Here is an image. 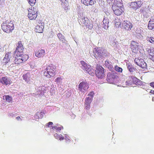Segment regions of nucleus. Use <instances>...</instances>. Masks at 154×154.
I'll return each mask as SVG.
<instances>
[{
    "label": "nucleus",
    "instance_id": "obj_1",
    "mask_svg": "<svg viewBox=\"0 0 154 154\" xmlns=\"http://www.w3.org/2000/svg\"><path fill=\"white\" fill-rule=\"evenodd\" d=\"M14 28V22L12 20H6L2 24V29L3 31L7 33L12 32Z\"/></svg>",
    "mask_w": 154,
    "mask_h": 154
},
{
    "label": "nucleus",
    "instance_id": "obj_27",
    "mask_svg": "<svg viewBox=\"0 0 154 154\" xmlns=\"http://www.w3.org/2000/svg\"><path fill=\"white\" fill-rule=\"evenodd\" d=\"M23 79L25 81L28 82L30 81L31 75L30 73H27L26 74L23 75Z\"/></svg>",
    "mask_w": 154,
    "mask_h": 154
},
{
    "label": "nucleus",
    "instance_id": "obj_24",
    "mask_svg": "<svg viewBox=\"0 0 154 154\" xmlns=\"http://www.w3.org/2000/svg\"><path fill=\"white\" fill-rule=\"evenodd\" d=\"M117 77H118L116 75L109 73L107 75V80L109 82L110 80H112L117 78Z\"/></svg>",
    "mask_w": 154,
    "mask_h": 154
},
{
    "label": "nucleus",
    "instance_id": "obj_2",
    "mask_svg": "<svg viewBox=\"0 0 154 154\" xmlns=\"http://www.w3.org/2000/svg\"><path fill=\"white\" fill-rule=\"evenodd\" d=\"M56 66L53 64L48 65L44 72V75L48 78L54 76L56 74Z\"/></svg>",
    "mask_w": 154,
    "mask_h": 154
},
{
    "label": "nucleus",
    "instance_id": "obj_38",
    "mask_svg": "<svg viewBox=\"0 0 154 154\" xmlns=\"http://www.w3.org/2000/svg\"><path fill=\"white\" fill-rule=\"evenodd\" d=\"M29 3L31 6H33L36 2V0H29Z\"/></svg>",
    "mask_w": 154,
    "mask_h": 154
},
{
    "label": "nucleus",
    "instance_id": "obj_39",
    "mask_svg": "<svg viewBox=\"0 0 154 154\" xmlns=\"http://www.w3.org/2000/svg\"><path fill=\"white\" fill-rule=\"evenodd\" d=\"M92 99L90 98V97H86L85 100V103H91L92 100Z\"/></svg>",
    "mask_w": 154,
    "mask_h": 154
},
{
    "label": "nucleus",
    "instance_id": "obj_6",
    "mask_svg": "<svg viewBox=\"0 0 154 154\" xmlns=\"http://www.w3.org/2000/svg\"><path fill=\"white\" fill-rule=\"evenodd\" d=\"M28 17L31 20H35L37 17V11L34 7H31L28 10Z\"/></svg>",
    "mask_w": 154,
    "mask_h": 154
},
{
    "label": "nucleus",
    "instance_id": "obj_22",
    "mask_svg": "<svg viewBox=\"0 0 154 154\" xmlns=\"http://www.w3.org/2000/svg\"><path fill=\"white\" fill-rule=\"evenodd\" d=\"M94 50L99 57L101 56L103 54V49L102 48H95Z\"/></svg>",
    "mask_w": 154,
    "mask_h": 154
},
{
    "label": "nucleus",
    "instance_id": "obj_9",
    "mask_svg": "<svg viewBox=\"0 0 154 154\" xmlns=\"http://www.w3.org/2000/svg\"><path fill=\"white\" fill-rule=\"evenodd\" d=\"M133 26L132 23L128 20H124L122 23V28L125 30L129 31L131 30Z\"/></svg>",
    "mask_w": 154,
    "mask_h": 154
},
{
    "label": "nucleus",
    "instance_id": "obj_16",
    "mask_svg": "<svg viewBox=\"0 0 154 154\" xmlns=\"http://www.w3.org/2000/svg\"><path fill=\"white\" fill-rule=\"evenodd\" d=\"M45 53L44 50L39 49L35 53V56L38 58L43 57L45 55Z\"/></svg>",
    "mask_w": 154,
    "mask_h": 154
},
{
    "label": "nucleus",
    "instance_id": "obj_19",
    "mask_svg": "<svg viewBox=\"0 0 154 154\" xmlns=\"http://www.w3.org/2000/svg\"><path fill=\"white\" fill-rule=\"evenodd\" d=\"M147 51L149 54V59L154 62V47H152L151 49H148Z\"/></svg>",
    "mask_w": 154,
    "mask_h": 154
},
{
    "label": "nucleus",
    "instance_id": "obj_17",
    "mask_svg": "<svg viewBox=\"0 0 154 154\" xmlns=\"http://www.w3.org/2000/svg\"><path fill=\"white\" fill-rule=\"evenodd\" d=\"M81 2L82 3L87 6L92 5L96 2L95 0H81Z\"/></svg>",
    "mask_w": 154,
    "mask_h": 154
},
{
    "label": "nucleus",
    "instance_id": "obj_12",
    "mask_svg": "<svg viewBox=\"0 0 154 154\" xmlns=\"http://www.w3.org/2000/svg\"><path fill=\"white\" fill-rule=\"evenodd\" d=\"M143 4V3L140 1H137L131 3V6L134 10H137L140 8Z\"/></svg>",
    "mask_w": 154,
    "mask_h": 154
},
{
    "label": "nucleus",
    "instance_id": "obj_44",
    "mask_svg": "<svg viewBox=\"0 0 154 154\" xmlns=\"http://www.w3.org/2000/svg\"><path fill=\"white\" fill-rule=\"evenodd\" d=\"M53 124V123L51 122H49L48 123H47L46 125V127H49L50 125H52Z\"/></svg>",
    "mask_w": 154,
    "mask_h": 154
},
{
    "label": "nucleus",
    "instance_id": "obj_43",
    "mask_svg": "<svg viewBox=\"0 0 154 154\" xmlns=\"http://www.w3.org/2000/svg\"><path fill=\"white\" fill-rule=\"evenodd\" d=\"M94 94V93L93 91H91L90 93H89L88 94V97H90V98H91V99H92L93 96Z\"/></svg>",
    "mask_w": 154,
    "mask_h": 154
},
{
    "label": "nucleus",
    "instance_id": "obj_23",
    "mask_svg": "<svg viewBox=\"0 0 154 154\" xmlns=\"http://www.w3.org/2000/svg\"><path fill=\"white\" fill-rule=\"evenodd\" d=\"M61 2V5L62 7L64 8L65 10L66 9H67V7L69 6V3L68 2L67 0H59Z\"/></svg>",
    "mask_w": 154,
    "mask_h": 154
},
{
    "label": "nucleus",
    "instance_id": "obj_35",
    "mask_svg": "<svg viewBox=\"0 0 154 154\" xmlns=\"http://www.w3.org/2000/svg\"><path fill=\"white\" fill-rule=\"evenodd\" d=\"M105 66H106V67H107L109 69H111L112 68V66L110 63L109 62V60H106L105 61Z\"/></svg>",
    "mask_w": 154,
    "mask_h": 154
},
{
    "label": "nucleus",
    "instance_id": "obj_49",
    "mask_svg": "<svg viewBox=\"0 0 154 154\" xmlns=\"http://www.w3.org/2000/svg\"><path fill=\"white\" fill-rule=\"evenodd\" d=\"M20 119V116H18V117H16V119L17 120H19Z\"/></svg>",
    "mask_w": 154,
    "mask_h": 154
},
{
    "label": "nucleus",
    "instance_id": "obj_40",
    "mask_svg": "<svg viewBox=\"0 0 154 154\" xmlns=\"http://www.w3.org/2000/svg\"><path fill=\"white\" fill-rule=\"evenodd\" d=\"M54 128L56 129L57 132H59L61 130L63 129V127L62 126H61L60 127H57V126H54L52 128L53 129Z\"/></svg>",
    "mask_w": 154,
    "mask_h": 154
},
{
    "label": "nucleus",
    "instance_id": "obj_18",
    "mask_svg": "<svg viewBox=\"0 0 154 154\" xmlns=\"http://www.w3.org/2000/svg\"><path fill=\"white\" fill-rule=\"evenodd\" d=\"M44 26L42 23L37 25L35 28V32L38 33H41L43 32Z\"/></svg>",
    "mask_w": 154,
    "mask_h": 154
},
{
    "label": "nucleus",
    "instance_id": "obj_33",
    "mask_svg": "<svg viewBox=\"0 0 154 154\" xmlns=\"http://www.w3.org/2000/svg\"><path fill=\"white\" fill-rule=\"evenodd\" d=\"M128 69L131 72H133L134 70V69L132 65L130 63L127 64Z\"/></svg>",
    "mask_w": 154,
    "mask_h": 154
},
{
    "label": "nucleus",
    "instance_id": "obj_8",
    "mask_svg": "<svg viewBox=\"0 0 154 154\" xmlns=\"http://www.w3.org/2000/svg\"><path fill=\"white\" fill-rule=\"evenodd\" d=\"M139 43L137 42L134 41H131L130 44V48L132 52L135 54L137 53L138 51V47Z\"/></svg>",
    "mask_w": 154,
    "mask_h": 154
},
{
    "label": "nucleus",
    "instance_id": "obj_30",
    "mask_svg": "<svg viewBox=\"0 0 154 154\" xmlns=\"http://www.w3.org/2000/svg\"><path fill=\"white\" fill-rule=\"evenodd\" d=\"M4 98L6 101L8 103H10L12 100V97L9 95H6L4 96L3 98Z\"/></svg>",
    "mask_w": 154,
    "mask_h": 154
},
{
    "label": "nucleus",
    "instance_id": "obj_37",
    "mask_svg": "<svg viewBox=\"0 0 154 154\" xmlns=\"http://www.w3.org/2000/svg\"><path fill=\"white\" fill-rule=\"evenodd\" d=\"M115 70L118 72H122V68L118 66H115Z\"/></svg>",
    "mask_w": 154,
    "mask_h": 154
},
{
    "label": "nucleus",
    "instance_id": "obj_34",
    "mask_svg": "<svg viewBox=\"0 0 154 154\" xmlns=\"http://www.w3.org/2000/svg\"><path fill=\"white\" fill-rule=\"evenodd\" d=\"M115 23V26L117 27H119L121 25V22L119 20L116 19Z\"/></svg>",
    "mask_w": 154,
    "mask_h": 154
},
{
    "label": "nucleus",
    "instance_id": "obj_4",
    "mask_svg": "<svg viewBox=\"0 0 154 154\" xmlns=\"http://www.w3.org/2000/svg\"><path fill=\"white\" fill-rule=\"evenodd\" d=\"M125 83L126 85H132L133 84H134L137 86L141 85L142 84L141 81L133 76L129 77Z\"/></svg>",
    "mask_w": 154,
    "mask_h": 154
},
{
    "label": "nucleus",
    "instance_id": "obj_42",
    "mask_svg": "<svg viewBox=\"0 0 154 154\" xmlns=\"http://www.w3.org/2000/svg\"><path fill=\"white\" fill-rule=\"evenodd\" d=\"M91 103H85V108L86 109H88L90 108V104Z\"/></svg>",
    "mask_w": 154,
    "mask_h": 154
},
{
    "label": "nucleus",
    "instance_id": "obj_29",
    "mask_svg": "<svg viewBox=\"0 0 154 154\" xmlns=\"http://www.w3.org/2000/svg\"><path fill=\"white\" fill-rule=\"evenodd\" d=\"M54 136L56 138L60 140H63L64 139V137L61 134L56 133L54 134Z\"/></svg>",
    "mask_w": 154,
    "mask_h": 154
},
{
    "label": "nucleus",
    "instance_id": "obj_31",
    "mask_svg": "<svg viewBox=\"0 0 154 154\" xmlns=\"http://www.w3.org/2000/svg\"><path fill=\"white\" fill-rule=\"evenodd\" d=\"M86 27V29H91L93 28V25L91 21L87 23V25L85 26Z\"/></svg>",
    "mask_w": 154,
    "mask_h": 154
},
{
    "label": "nucleus",
    "instance_id": "obj_25",
    "mask_svg": "<svg viewBox=\"0 0 154 154\" xmlns=\"http://www.w3.org/2000/svg\"><path fill=\"white\" fill-rule=\"evenodd\" d=\"M103 22V28L105 29L108 28L109 23V19L107 17H104Z\"/></svg>",
    "mask_w": 154,
    "mask_h": 154
},
{
    "label": "nucleus",
    "instance_id": "obj_14",
    "mask_svg": "<svg viewBox=\"0 0 154 154\" xmlns=\"http://www.w3.org/2000/svg\"><path fill=\"white\" fill-rule=\"evenodd\" d=\"M0 82L6 85H10L11 83V80L7 77H2L0 79Z\"/></svg>",
    "mask_w": 154,
    "mask_h": 154
},
{
    "label": "nucleus",
    "instance_id": "obj_41",
    "mask_svg": "<svg viewBox=\"0 0 154 154\" xmlns=\"http://www.w3.org/2000/svg\"><path fill=\"white\" fill-rule=\"evenodd\" d=\"M57 35L60 40L63 41V39H64V37L60 33H58L57 34Z\"/></svg>",
    "mask_w": 154,
    "mask_h": 154
},
{
    "label": "nucleus",
    "instance_id": "obj_32",
    "mask_svg": "<svg viewBox=\"0 0 154 154\" xmlns=\"http://www.w3.org/2000/svg\"><path fill=\"white\" fill-rule=\"evenodd\" d=\"M146 39L147 41L154 45V38L153 37L148 36L146 37Z\"/></svg>",
    "mask_w": 154,
    "mask_h": 154
},
{
    "label": "nucleus",
    "instance_id": "obj_13",
    "mask_svg": "<svg viewBox=\"0 0 154 154\" xmlns=\"http://www.w3.org/2000/svg\"><path fill=\"white\" fill-rule=\"evenodd\" d=\"M89 88L88 84L86 82H82L80 83L79 85V88L81 91L83 90L87 91Z\"/></svg>",
    "mask_w": 154,
    "mask_h": 154
},
{
    "label": "nucleus",
    "instance_id": "obj_10",
    "mask_svg": "<svg viewBox=\"0 0 154 154\" xmlns=\"http://www.w3.org/2000/svg\"><path fill=\"white\" fill-rule=\"evenodd\" d=\"M134 61L137 65L141 67L142 68H146V64L143 60L141 59H139L138 58H135Z\"/></svg>",
    "mask_w": 154,
    "mask_h": 154
},
{
    "label": "nucleus",
    "instance_id": "obj_3",
    "mask_svg": "<svg viewBox=\"0 0 154 154\" xmlns=\"http://www.w3.org/2000/svg\"><path fill=\"white\" fill-rule=\"evenodd\" d=\"M16 57H15L14 63L16 64H20L24 63L28 59L29 57L26 54H21V53H17Z\"/></svg>",
    "mask_w": 154,
    "mask_h": 154
},
{
    "label": "nucleus",
    "instance_id": "obj_48",
    "mask_svg": "<svg viewBox=\"0 0 154 154\" xmlns=\"http://www.w3.org/2000/svg\"><path fill=\"white\" fill-rule=\"evenodd\" d=\"M5 0H0V4H2V3H3Z\"/></svg>",
    "mask_w": 154,
    "mask_h": 154
},
{
    "label": "nucleus",
    "instance_id": "obj_28",
    "mask_svg": "<svg viewBox=\"0 0 154 154\" xmlns=\"http://www.w3.org/2000/svg\"><path fill=\"white\" fill-rule=\"evenodd\" d=\"M90 21V20L87 17H84V18L82 19L81 22L83 26H85L87 25L88 22H89Z\"/></svg>",
    "mask_w": 154,
    "mask_h": 154
},
{
    "label": "nucleus",
    "instance_id": "obj_36",
    "mask_svg": "<svg viewBox=\"0 0 154 154\" xmlns=\"http://www.w3.org/2000/svg\"><path fill=\"white\" fill-rule=\"evenodd\" d=\"M63 79L61 77H57L55 80V82L59 84H61Z\"/></svg>",
    "mask_w": 154,
    "mask_h": 154
},
{
    "label": "nucleus",
    "instance_id": "obj_20",
    "mask_svg": "<svg viewBox=\"0 0 154 154\" xmlns=\"http://www.w3.org/2000/svg\"><path fill=\"white\" fill-rule=\"evenodd\" d=\"M148 27L149 29H154V16L151 17L149 22Z\"/></svg>",
    "mask_w": 154,
    "mask_h": 154
},
{
    "label": "nucleus",
    "instance_id": "obj_7",
    "mask_svg": "<svg viewBox=\"0 0 154 154\" xmlns=\"http://www.w3.org/2000/svg\"><path fill=\"white\" fill-rule=\"evenodd\" d=\"M95 74L99 78H102L105 75L104 69L101 66L97 65L96 67Z\"/></svg>",
    "mask_w": 154,
    "mask_h": 154
},
{
    "label": "nucleus",
    "instance_id": "obj_15",
    "mask_svg": "<svg viewBox=\"0 0 154 154\" xmlns=\"http://www.w3.org/2000/svg\"><path fill=\"white\" fill-rule=\"evenodd\" d=\"M23 49L24 48L21 41L18 42L17 45L16 53L19 52V53H21L23 52Z\"/></svg>",
    "mask_w": 154,
    "mask_h": 154
},
{
    "label": "nucleus",
    "instance_id": "obj_45",
    "mask_svg": "<svg viewBox=\"0 0 154 154\" xmlns=\"http://www.w3.org/2000/svg\"><path fill=\"white\" fill-rule=\"evenodd\" d=\"M65 137V139L68 142H70V140L69 139V138H68V136L66 135Z\"/></svg>",
    "mask_w": 154,
    "mask_h": 154
},
{
    "label": "nucleus",
    "instance_id": "obj_5",
    "mask_svg": "<svg viewBox=\"0 0 154 154\" xmlns=\"http://www.w3.org/2000/svg\"><path fill=\"white\" fill-rule=\"evenodd\" d=\"M81 64L82 69L86 71L90 75L93 76L94 75V70L92 68L91 66L88 64L86 63L83 61H81Z\"/></svg>",
    "mask_w": 154,
    "mask_h": 154
},
{
    "label": "nucleus",
    "instance_id": "obj_46",
    "mask_svg": "<svg viewBox=\"0 0 154 154\" xmlns=\"http://www.w3.org/2000/svg\"><path fill=\"white\" fill-rule=\"evenodd\" d=\"M149 85L153 87L154 88V82H152L150 83L149 84Z\"/></svg>",
    "mask_w": 154,
    "mask_h": 154
},
{
    "label": "nucleus",
    "instance_id": "obj_26",
    "mask_svg": "<svg viewBox=\"0 0 154 154\" xmlns=\"http://www.w3.org/2000/svg\"><path fill=\"white\" fill-rule=\"evenodd\" d=\"M123 3L122 0H115L114 4L113 6H116L118 7H122Z\"/></svg>",
    "mask_w": 154,
    "mask_h": 154
},
{
    "label": "nucleus",
    "instance_id": "obj_21",
    "mask_svg": "<svg viewBox=\"0 0 154 154\" xmlns=\"http://www.w3.org/2000/svg\"><path fill=\"white\" fill-rule=\"evenodd\" d=\"M11 57L10 53L8 52L5 55L3 61V63L5 64L8 63L10 61V57Z\"/></svg>",
    "mask_w": 154,
    "mask_h": 154
},
{
    "label": "nucleus",
    "instance_id": "obj_11",
    "mask_svg": "<svg viewBox=\"0 0 154 154\" xmlns=\"http://www.w3.org/2000/svg\"><path fill=\"white\" fill-rule=\"evenodd\" d=\"M112 9L114 14L117 16L121 15L124 11V8L123 7H118L116 6H112Z\"/></svg>",
    "mask_w": 154,
    "mask_h": 154
},
{
    "label": "nucleus",
    "instance_id": "obj_47",
    "mask_svg": "<svg viewBox=\"0 0 154 154\" xmlns=\"http://www.w3.org/2000/svg\"><path fill=\"white\" fill-rule=\"evenodd\" d=\"M149 92L150 93H151L153 94H154V90H151Z\"/></svg>",
    "mask_w": 154,
    "mask_h": 154
}]
</instances>
